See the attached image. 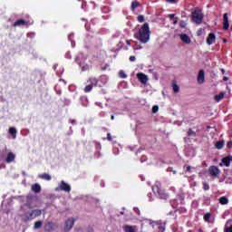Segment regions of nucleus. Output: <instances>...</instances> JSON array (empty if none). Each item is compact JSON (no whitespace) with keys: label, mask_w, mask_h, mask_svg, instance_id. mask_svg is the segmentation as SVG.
Instances as JSON below:
<instances>
[{"label":"nucleus","mask_w":232,"mask_h":232,"mask_svg":"<svg viewBox=\"0 0 232 232\" xmlns=\"http://www.w3.org/2000/svg\"><path fill=\"white\" fill-rule=\"evenodd\" d=\"M186 26H188V24L186 23V21L181 20L179 22V28H186Z\"/></svg>","instance_id":"obj_33"},{"label":"nucleus","mask_w":232,"mask_h":232,"mask_svg":"<svg viewBox=\"0 0 232 232\" xmlns=\"http://www.w3.org/2000/svg\"><path fill=\"white\" fill-rule=\"evenodd\" d=\"M80 67L82 68V72H86L88 70H90V66L88 64H84V63H79Z\"/></svg>","instance_id":"obj_29"},{"label":"nucleus","mask_w":232,"mask_h":232,"mask_svg":"<svg viewBox=\"0 0 232 232\" xmlns=\"http://www.w3.org/2000/svg\"><path fill=\"white\" fill-rule=\"evenodd\" d=\"M204 81H205V72H204V70H200L198 75V84H204Z\"/></svg>","instance_id":"obj_15"},{"label":"nucleus","mask_w":232,"mask_h":232,"mask_svg":"<svg viewBox=\"0 0 232 232\" xmlns=\"http://www.w3.org/2000/svg\"><path fill=\"white\" fill-rule=\"evenodd\" d=\"M223 30H229V17L227 13L223 14Z\"/></svg>","instance_id":"obj_11"},{"label":"nucleus","mask_w":232,"mask_h":232,"mask_svg":"<svg viewBox=\"0 0 232 232\" xmlns=\"http://www.w3.org/2000/svg\"><path fill=\"white\" fill-rule=\"evenodd\" d=\"M223 81H227V77L225 76V77L223 78Z\"/></svg>","instance_id":"obj_53"},{"label":"nucleus","mask_w":232,"mask_h":232,"mask_svg":"<svg viewBox=\"0 0 232 232\" xmlns=\"http://www.w3.org/2000/svg\"><path fill=\"white\" fill-rule=\"evenodd\" d=\"M44 229L45 232L55 231V224H53V222L49 221V222L44 224Z\"/></svg>","instance_id":"obj_9"},{"label":"nucleus","mask_w":232,"mask_h":232,"mask_svg":"<svg viewBox=\"0 0 232 232\" xmlns=\"http://www.w3.org/2000/svg\"><path fill=\"white\" fill-rule=\"evenodd\" d=\"M224 95H225L224 92H220L219 94L214 96V100L217 102H220V101H222V99H224Z\"/></svg>","instance_id":"obj_24"},{"label":"nucleus","mask_w":232,"mask_h":232,"mask_svg":"<svg viewBox=\"0 0 232 232\" xmlns=\"http://www.w3.org/2000/svg\"><path fill=\"white\" fill-rule=\"evenodd\" d=\"M14 160H15V154H14V152H9L5 158V162L10 164V162H14Z\"/></svg>","instance_id":"obj_17"},{"label":"nucleus","mask_w":232,"mask_h":232,"mask_svg":"<svg viewBox=\"0 0 232 232\" xmlns=\"http://www.w3.org/2000/svg\"><path fill=\"white\" fill-rule=\"evenodd\" d=\"M111 121H114V120H115V116L111 115Z\"/></svg>","instance_id":"obj_51"},{"label":"nucleus","mask_w":232,"mask_h":232,"mask_svg":"<svg viewBox=\"0 0 232 232\" xmlns=\"http://www.w3.org/2000/svg\"><path fill=\"white\" fill-rule=\"evenodd\" d=\"M85 28H86V30H90V29H88V24H85Z\"/></svg>","instance_id":"obj_55"},{"label":"nucleus","mask_w":232,"mask_h":232,"mask_svg":"<svg viewBox=\"0 0 232 232\" xmlns=\"http://www.w3.org/2000/svg\"><path fill=\"white\" fill-rule=\"evenodd\" d=\"M193 23L196 24H202V21H204V13L200 9H195L191 14Z\"/></svg>","instance_id":"obj_4"},{"label":"nucleus","mask_w":232,"mask_h":232,"mask_svg":"<svg viewBox=\"0 0 232 232\" xmlns=\"http://www.w3.org/2000/svg\"><path fill=\"white\" fill-rule=\"evenodd\" d=\"M73 224H75V219L73 218H70L65 221V231H70L72 227H73Z\"/></svg>","instance_id":"obj_10"},{"label":"nucleus","mask_w":232,"mask_h":232,"mask_svg":"<svg viewBox=\"0 0 232 232\" xmlns=\"http://www.w3.org/2000/svg\"><path fill=\"white\" fill-rule=\"evenodd\" d=\"M102 12H103L104 14H108L110 12V7H108V6L107 7L106 6L102 7Z\"/></svg>","instance_id":"obj_36"},{"label":"nucleus","mask_w":232,"mask_h":232,"mask_svg":"<svg viewBox=\"0 0 232 232\" xmlns=\"http://www.w3.org/2000/svg\"><path fill=\"white\" fill-rule=\"evenodd\" d=\"M178 23H179V18L176 17L175 20H174V22H173V24H177Z\"/></svg>","instance_id":"obj_46"},{"label":"nucleus","mask_w":232,"mask_h":232,"mask_svg":"<svg viewBox=\"0 0 232 232\" xmlns=\"http://www.w3.org/2000/svg\"><path fill=\"white\" fill-rule=\"evenodd\" d=\"M198 232H204V230H202V228H199V229H198Z\"/></svg>","instance_id":"obj_54"},{"label":"nucleus","mask_w":232,"mask_h":232,"mask_svg":"<svg viewBox=\"0 0 232 232\" xmlns=\"http://www.w3.org/2000/svg\"><path fill=\"white\" fill-rule=\"evenodd\" d=\"M107 140L111 141L112 138H111V133H107Z\"/></svg>","instance_id":"obj_42"},{"label":"nucleus","mask_w":232,"mask_h":232,"mask_svg":"<svg viewBox=\"0 0 232 232\" xmlns=\"http://www.w3.org/2000/svg\"><path fill=\"white\" fill-rule=\"evenodd\" d=\"M95 147H96V150H98L94 152V157H95V159H99L101 157V151H100L101 144L95 142Z\"/></svg>","instance_id":"obj_18"},{"label":"nucleus","mask_w":232,"mask_h":232,"mask_svg":"<svg viewBox=\"0 0 232 232\" xmlns=\"http://www.w3.org/2000/svg\"><path fill=\"white\" fill-rule=\"evenodd\" d=\"M127 46H131V40H126Z\"/></svg>","instance_id":"obj_45"},{"label":"nucleus","mask_w":232,"mask_h":232,"mask_svg":"<svg viewBox=\"0 0 232 232\" xmlns=\"http://www.w3.org/2000/svg\"><path fill=\"white\" fill-rule=\"evenodd\" d=\"M99 84V79L96 77H89L87 79V85L84 87L83 92L84 93H90L93 88H97V85Z\"/></svg>","instance_id":"obj_3"},{"label":"nucleus","mask_w":232,"mask_h":232,"mask_svg":"<svg viewBox=\"0 0 232 232\" xmlns=\"http://www.w3.org/2000/svg\"><path fill=\"white\" fill-rule=\"evenodd\" d=\"M227 148H228V150L232 148V141L231 140L227 142Z\"/></svg>","instance_id":"obj_43"},{"label":"nucleus","mask_w":232,"mask_h":232,"mask_svg":"<svg viewBox=\"0 0 232 232\" xmlns=\"http://www.w3.org/2000/svg\"><path fill=\"white\" fill-rule=\"evenodd\" d=\"M139 23H144V15L142 14H140L138 17H137Z\"/></svg>","instance_id":"obj_35"},{"label":"nucleus","mask_w":232,"mask_h":232,"mask_svg":"<svg viewBox=\"0 0 232 232\" xmlns=\"http://www.w3.org/2000/svg\"><path fill=\"white\" fill-rule=\"evenodd\" d=\"M4 156H3V152H0V160H3Z\"/></svg>","instance_id":"obj_47"},{"label":"nucleus","mask_w":232,"mask_h":232,"mask_svg":"<svg viewBox=\"0 0 232 232\" xmlns=\"http://www.w3.org/2000/svg\"><path fill=\"white\" fill-rule=\"evenodd\" d=\"M41 227H43V221H35L34 225V229H41Z\"/></svg>","instance_id":"obj_27"},{"label":"nucleus","mask_w":232,"mask_h":232,"mask_svg":"<svg viewBox=\"0 0 232 232\" xmlns=\"http://www.w3.org/2000/svg\"><path fill=\"white\" fill-rule=\"evenodd\" d=\"M179 38L182 41V43H184L185 44H191V38L189 37V35H188L186 34H179Z\"/></svg>","instance_id":"obj_13"},{"label":"nucleus","mask_w":232,"mask_h":232,"mask_svg":"<svg viewBox=\"0 0 232 232\" xmlns=\"http://www.w3.org/2000/svg\"><path fill=\"white\" fill-rule=\"evenodd\" d=\"M188 137H197V132H195L193 130L188 129Z\"/></svg>","instance_id":"obj_30"},{"label":"nucleus","mask_w":232,"mask_h":232,"mask_svg":"<svg viewBox=\"0 0 232 232\" xmlns=\"http://www.w3.org/2000/svg\"><path fill=\"white\" fill-rule=\"evenodd\" d=\"M223 41H224L225 43H227V39H224Z\"/></svg>","instance_id":"obj_56"},{"label":"nucleus","mask_w":232,"mask_h":232,"mask_svg":"<svg viewBox=\"0 0 232 232\" xmlns=\"http://www.w3.org/2000/svg\"><path fill=\"white\" fill-rule=\"evenodd\" d=\"M32 191H34V193H41V185H39V183L32 185Z\"/></svg>","instance_id":"obj_19"},{"label":"nucleus","mask_w":232,"mask_h":232,"mask_svg":"<svg viewBox=\"0 0 232 232\" xmlns=\"http://www.w3.org/2000/svg\"><path fill=\"white\" fill-rule=\"evenodd\" d=\"M110 65L108 64V63H106L103 67H102V72H106V70H108V67H109Z\"/></svg>","instance_id":"obj_41"},{"label":"nucleus","mask_w":232,"mask_h":232,"mask_svg":"<svg viewBox=\"0 0 232 232\" xmlns=\"http://www.w3.org/2000/svg\"><path fill=\"white\" fill-rule=\"evenodd\" d=\"M39 179H42L43 180H52V176L48 173H44L39 175Z\"/></svg>","instance_id":"obj_23"},{"label":"nucleus","mask_w":232,"mask_h":232,"mask_svg":"<svg viewBox=\"0 0 232 232\" xmlns=\"http://www.w3.org/2000/svg\"><path fill=\"white\" fill-rule=\"evenodd\" d=\"M222 73H224V69H222Z\"/></svg>","instance_id":"obj_58"},{"label":"nucleus","mask_w":232,"mask_h":232,"mask_svg":"<svg viewBox=\"0 0 232 232\" xmlns=\"http://www.w3.org/2000/svg\"><path fill=\"white\" fill-rule=\"evenodd\" d=\"M203 189L204 191H209V184L203 182Z\"/></svg>","instance_id":"obj_34"},{"label":"nucleus","mask_w":232,"mask_h":232,"mask_svg":"<svg viewBox=\"0 0 232 232\" xmlns=\"http://www.w3.org/2000/svg\"><path fill=\"white\" fill-rule=\"evenodd\" d=\"M123 231H125V232H135V228H133L130 225H126V226L123 227Z\"/></svg>","instance_id":"obj_28"},{"label":"nucleus","mask_w":232,"mask_h":232,"mask_svg":"<svg viewBox=\"0 0 232 232\" xmlns=\"http://www.w3.org/2000/svg\"><path fill=\"white\" fill-rule=\"evenodd\" d=\"M226 142L224 140H218L215 144L216 150H222L225 146Z\"/></svg>","instance_id":"obj_20"},{"label":"nucleus","mask_w":232,"mask_h":232,"mask_svg":"<svg viewBox=\"0 0 232 232\" xmlns=\"http://www.w3.org/2000/svg\"><path fill=\"white\" fill-rule=\"evenodd\" d=\"M224 232H232V225L230 227H226Z\"/></svg>","instance_id":"obj_38"},{"label":"nucleus","mask_w":232,"mask_h":232,"mask_svg":"<svg viewBox=\"0 0 232 232\" xmlns=\"http://www.w3.org/2000/svg\"><path fill=\"white\" fill-rule=\"evenodd\" d=\"M152 191L159 198H161V200H168L169 198V195L166 193V191L162 188V185L159 181L156 182L152 187Z\"/></svg>","instance_id":"obj_2"},{"label":"nucleus","mask_w":232,"mask_h":232,"mask_svg":"<svg viewBox=\"0 0 232 232\" xmlns=\"http://www.w3.org/2000/svg\"><path fill=\"white\" fill-rule=\"evenodd\" d=\"M215 41H217V36L215 35V33H210L207 37V44H208V46H211V44H213Z\"/></svg>","instance_id":"obj_12"},{"label":"nucleus","mask_w":232,"mask_h":232,"mask_svg":"<svg viewBox=\"0 0 232 232\" xmlns=\"http://www.w3.org/2000/svg\"><path fill=\"white\" fill-rule=\"evenodd\" d=\"M41 215H43V211L41 209H34L29 212L30 218H27L25 222H28V220H34V218H37V217H41Z\"/></svg>","instance_id":"obj_6"},{"label":"nucleus","mask_w":232,"mask_h":232,"mask_svg":"<svg viewBox=\"0 0 232 232\" xmlns=\"http://www.w3.org/2000/svg\"><path fill=\"white\" fill-rule=\"evenodd\" d=\"M208 173L210 177H218V175H220V169H218V167L213 165L209 167Z\"/></svg>","instance_id":"obj_7"},{"label":"nucleus","mask_w":232,"mask_h":232,"mask_svg":"<svg viewBox=\"0 0 232 232\" xmlns=\"http://www.w3.org/2000/svg\"><path fill=\"white\" fill-rule=\"evenodd\" d=\"M151 31H150V24L145 23L141 27L133 34L134 39H137L141 44L150 43V36Z\"/></svg>","instance_id":"obj_1"},{"label":"nucleus","mask_w":232,"mask_h":232,"mask_svg":"<svg viewBox=\"0 0 232 232\" xmlns=\"http://www.w3.org/2000/svg\"><path fill=\"white\" fill-rule=\"evenodd\" d=\"M119 77H121V79H126V77H128V75H126V72H124V71H120Z\"/></svg>","instance_id":"obj_32"},{"label":"nucleus","mask_w":232,"mask_h":232,"mask_svg":"<svg viewBox=\"0 0 232 232\" xmlns=\"http://www.w3.org/2000/svg\"><path fill=\"white\" fill-rule=\"evenodd\" d=\"M129 60L130 61V63H135V61H137V58L135 56H130Z\"/></svg>","instance_id":"obj_39"},{"label":"nucleus","mask_w":232,"mask_h":232,"mask_svg":"<svg viewBox=\"0 0 232 232\" xmlns=\"http://www.w3.org/2000/svg\"><path fill=\"white\" fill-rule=\"evenodd\" d=\"M30 24V22L24 20V19H18L16 20L13 24L12 26L14 28H17L19 26H28Z\"/></svg>","instance_id":"obj_8"},{"label":"nucleus","mask_w":232,"mask_h":232,"mask_svg":"<svg viewBox=\"0 0 232 232\" xmlns=\"http://www.w3.org/2000/svg\"><path fill=\"white\" fill-rule=\"evenodd\" d=\"M168 17H169V19L170 21H173L175 19V14H170L168 15Z\"/></svg>","instance_id":"obj_40"},{"label":"nucleus","mask_w":232,"mask_h":232,"mask_svg":"<svg viewBox=\"0 0 232 232\" xmlns=\"http://www.w3.org/2000/svg\"><path fill=\"white\" fill-rule=\"evenodd\" d=\"M9 135H12L13 139H15L17 137V129L15 127L9 128Z\"/></svg>","instance_id":"obj_21"},{"label":"nucleus","mask_w":232,"mask_h":232,"mask_svg":"<svg viewBox=\"0 0 232 232\" xmlns=\"http://www.w3.org/2000/svg\"><path fill=\"white\" fill-rule=\"evenodd\" d=\"M172 88L174 93H179V92H180V87L177 84V82H172Z\"/></svg>","instance_id":"obj_25"},{"label":"nucleus","mask_w":232,"mask_h":232,"mask_svg":"<svg viewBox=\"0 0 232 232\" xmlns=\"http://www.w3.org/2000/svg\"><path fill=\"white\" fill-rule=\"evenodd\" d=\"M139 6H140V3H139L138 1H133L131 3L130 8H131L132 12H135V9L139 8Z\"/></svg>","instance_id":"obj_26"},{"label":"nucleus","mask_w":232,"mask_h":232,"mask_svg":"<svg viewBox=\"0 0 232 232\" xmlns=\"http://www.w3.org/2000/svg\"><path fill=\"white\" fill-rule=\"evenodd\" d=\"M181 17H185L186 21H188V16L185 15L184 14H181Z\"/></svg>","instance_id":"obj_48"},{"label":"nucleus","mask_w":232,"mask_h":232,"mask_svg":"<svg viewBox=\"0 0 232 232\" xmlns=\"http://www.w3.org/2000/svg\"><path fill=\"white\" fill-rule=\"evenodd\" d=\"M157 111H159V106L154 105V106L152 107V113H157Z\"/></svg>","instance_id":"obj_37"},{"label":"nucleus","mask_w":232,"mask_h":232,"mask_svg":"<svg viewBox=\"0 0 232 232\" xmlns=\"http://www.w3.org/2000/svg\"><path fill=\"white\" fill-rule=\"evenodd\" d=\"M137 78L141 82V84H146L148 82V76L142 72L138 73Z\"/></svg>","instance_id":"obj_14"},{"label":"nucleus","mask_w":232,"mask_h":232,"mask_svg":"<svg viewBox=\"0 0 232 232\" xmlns=\"http://www.w3.org/2000/svg\"><path fill=\"white\" fill-rule=\"evenodd\" d=\"M159 229H160V230L164 231V227H162V226H160V227H159Z\"/></svg>","instance_id":"obj_52"},{"label":"nucleus","mask_w":232,"mask_h":232,"mask_svg":"<svg viewBox=\"0 0 232 232\" xmlns=\"http://www.w3.org/2000/svg\"><path fill=\"white\" fill-rule=\"evenodd\" d=\"M231 160H232L231 156L225 157V158L222 159V164L224 166H226L227 168H229V166L231 165Z\"/></svg>","instance_id":"obj_16"},{"label":"nucleus","mask_w":232,"mask_h":232,"mask_svg":"<svg viewBox=\"0 0 232 232\" xmlns=\"http://www.w3.org/2000/svg\"><path fill=\"white\" fill-rule=\"evenodd\" d=\"M203 218L205 222H209V219L211 218V213L210 212L206 213Z\"/></svg>","instance_id":"obj_31"},{"label":"nucleus","mask_w":232,"mask_h":232,"mask_svg":"<svg viewBox=\"0 0 232 232\" xmlns=\"http://www.w3.org/2000/svg\"><path fill=\"white\" fill-rule=\"evenodd\" d=\"M219 204L226 206L227 204H229V199L226 196H223L219 198Z\"/></svg>","instance_id":"obj_22"},{"label":"nucleus","mask_w":232,"mask_h":232,"mask_svg":"<svg viewBox=\"0 0 232 232\" xmlns=\"http://www.w3.org/2000/svg\"><path fill=\"white\" fill-rule=\"evenodd\" d=\"M70 37H72V34L69 35V39H70Z\"/></svg>","instance_id":"obj_57"},{"label":"nucleus","mask_w":232,"mask_h":232,"mask_svg":"<svg viewBox=\"0 0 232 232\" xmlns=\"http://www.w3.org/2000/svg\"><path fill=\"white\" fill-rule=\"evenodd\" d=\"M77 121L75 120H71L72 124H75Z\"/></svg>","instance_id":"obj_50"},{"label":"nucleus","mask_w":232,"mask_h":232,"mask_svg":"<svg viewBox=\"0 0 232 232\" xmlns=\"http://www.w3.org/2000/svg\"><path fill=\"white\" fill-rule=\"evenodd\" d=\"M191 171V166L188 165L186 167V173H189Z\"/></svg>","instance_id":"obj_44"},{"label":"nucleus","mask_w":232,"mask_h":232,"mask_svg":"<svg viewBox=\"0 0 232 232\" xmlns=\"http://www.w3.org/2000/svg\"><path fill=\"white\" fill-rule=\"evenodd\" d=\"M168 3H175L177 0H167Z\"/></svg>","instance_id":"obj_49"},{"label":"nucleus","mask_w":232,"mask_h":232,"mask_svg":"<svg viewBox=\"0 0 232 232\" xmlns=\"http://www.w3.org/2000/svg\"><path fill=\"white\" fill-rule=\"evenodd\" d=\"M55 191H64L65 193H70L72 191V186L66 183L64 180H62L58 187L54 188Z\"/></svg>","instance_id":"obj_5"}]
</instances>
